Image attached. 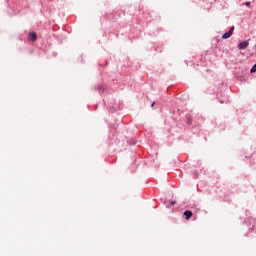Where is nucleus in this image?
<instances>
[{"instance_id": "1", "label": "nucleus", "mask_w": 256, "mask_h": 256, "mask_svg": "<svg viewBox=\"0 0 256 256\" xmlns=\"http://www.w3.org/2000/svg\"><path fill=\"white\" fill-rule=\"evenodd\" d=\"M233 31H235V26H232L228 32L224 33L222 39H229L233 35Z\"/></svg>"}, {"instance_id": "2", "label": "nucleus", "mask_w": 256, "mask_h": 256, "mask_svg": "<svg viewBox=\"0 0 256 256\" xmlns=\"http://www.w3.org/2000/svg\"><path fill=\"white\" fill-rule=\"evenodd\" d=\"M249 47V41H243L240 44H238V49L243 51V49H247Z\"/></svg>"}, {"instance_id": "3", "label": "nucleus", "mask_w": 256, "mask_h": 256, "mask_svg": "<svg viewBox=\"0 0 256 256\" xmlns=\"http://www.w3.org/2000/svg\"><path fill=\"white\" fill-rule=\"evenodd\" d=\"M184 217H185L186 221H189V219H191V217H193V212H191V210H186L184 212Z\"/></svg>"}, {"instance_id": "4", "label": "nucleus", "mask_w": 256, "mask_h": 256, "mask_svg": "<svg viewBox=\"0 0 256 256\" xmlns=\"http://www.w3.org/2000/svg\"><path fill=\"white\" fill-rule=\"evenodd\" d=\"M29 41H37V34L35 32L29 33Z\"/></svg>"}, {"instance_id": "5", "label": "nucleus", "mask_w": 256, "mask_h": 256, "mask_svg": "<svg viewBox=\"0 0 256 256\" xmlns=\"http://www.w3.org/2000/svg\"><path fill=\"white\" fill-rule=\"evenodd\" d=\"M250 73H256V64L251 68Z\"/></svg>"}, {"instance_id": "6", "label": "nucleus", "mask_w": 256, "mask_h": 256, "mask_svg": "<svg viewBox=\"0 0 256 256\" xmlns=\"http://www.w3.org/2000/svg\"><path fill=\"white\" fill-rule=\"evenodd\" d=\"M245 5L246 7H249L251 5V2H246Z\"/></svg>"}, {"instance_id": "7", "label": "nucleus", "mask_w": 256, "mask_h": 256, "mask_svg": "<svg viewBox=\"0 0 256 256\" xmlns=\"http://www.w3.org/2000/svg\"><path fill=\"white\" fill-rule=\"evenodd\" d=\"M171 205H177V201H172Z\"/></svg>"}, {"instance_id": "8", "label": "nucleus", "mask_w": 256, "mask_h": 256, "mask_svg": "<svg viewBox=\"0 0 256 256\" xmlns=\"http://www.w3.org/2000/svg\"><path fill=\"white\" fill-rule=\"evenodd\" d=\"M155 106V102L152 103L151 107H154Z\"/></svg>"}]
</instances>
